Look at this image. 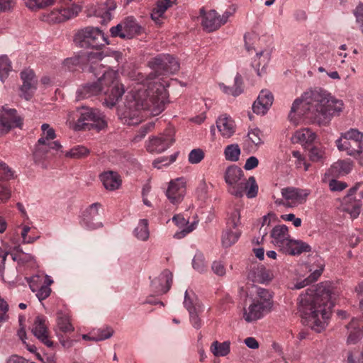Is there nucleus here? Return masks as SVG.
Wrapping results in <instances>:
<instances>
[{
  "mask_svg": "<svg viewBox=\"0 0 363 363\" xmlns=\"http://www.w3.org/2000/svg\"><path fill=\"white\" fill-rule=\"evenodd\" d=\"M343 102L336 99L326 90L316 87L303 93L301 99H296L291 108L289 118L298 112V115L319 125L327 124L334 113H340Z\"/></svg>",
  "mask_w": 363,
  "mask_h": 363,
  "instance_id": "obj_1",
  "label": "nucleus"
},
{
  "mask_svg": "<svg viewBox=\"0 0 363 363\" xmlns=\"http://www.w3.org/2000/svg\"><path fill=\"white\" fill-rule=\"evenodd\" d=\"M135 235L141 240H146L149 238L148 221L147 219L140 220L138 225L134 230Z\"/></svg>",
  "mask_w": 363,
  "mask_h": 363,
  "instance_id": "obj_40",
  "label": "nucleus"
},
{
  "mask_svg": "<svg viewBox=\"0 0 363 363\" xmlns=\"http://www.w3.org/2000/svg\"><path fill=\"white\" fill-rule=\"evenodd\" d=\"M153 128H154V124L152 123H149L142 126L138 131V134L137 135H135V140L136 141L141 140Z\"/></svg>",
  "mask_w": 363,
  "mask_h": 363,
  "instance_id": "obj_61",
  "label": "nucleus"
},
{
  "mask_svg": "<svg viewBox=\"0 0 363 363\" xmlns=\"http://www.w3.org/2000/svg\"><path fill=\"white\" fill-rule=\"evenodd\" d=\"M193 268L200 273H202L206 269V264L205 257L201 252L196 253L192 260Z\"/></svg>",
  "mask_w": 363,
  "mask_h": 363,
  "instance_id": "obj_46",
  "label": "nucleus"
},
{
  "mask_svg": "<svg viewBox=\"0 0 363 363\" xmlns=\"http://www.w3.org/2000/svg\"><path fill=\"white\" fill-rule=\"evenodd\" d=\"M148 65L153 71L149 74L151 79L160 75L174 74L179 69V62L169 54L157 55L148 62Z\"/></svg>",
  "mask_w": 363,
  "mask_h": 363,
  "instance_id": "obj_9",
  "label": "nucleus"
},
{
  "mask_svg": "<svg viewBox=\"0 0 363 363\" xmlns=\"http://www.w3.org/2000/svg\"><path fill=\"white\" fill-rule=\"evenodd\" d=\"M311 251V246L299 240H290L286 247L282 250L285 254L290 255H299L303 252H308Z\"/></svg>",
  "mask_w": 363,
  "mask_h": 363,
  "instance_id": "obj_27",
  "label": "nucleus"
},
{
  "mask_svg": "<svg viewBox=\"0 0 363 363\" xmlns=\"http://www.w3.org/2000/svg\"><path fill=\"white\" fill-rule=\"evenodd\" d=\"M177 0H157L156 6L152 9L151 18L157 25H161V18L163 17L164 12L173 5L176 4Z\"/></svg>",
  "mask_w": 363,
  "mask_h": 363,
  "instance_id": "obj_28",
  "label": "nucleus"
},
{
  "mask_svg": "<svg viewBox=\"0 0 363 363\" xmlns=\"http://www.w3.org/2000/svg\"><path fill=\"white\" fill-rule=\"evenodd\" d=\"M325 267L324 263H317V269L311 268L310 271H313L312 273L305 279H303L301 281L297 282L294 288L296 289H301L307 285L316 281L320 277L322 274Z\"/></svg>",
  "mask_w": 363,
  "mask_h": 363,
  "instance_id": "obj_32",
  "label": "nucleus"
},
{
  "mask_svg": "<svg viewBox=\"0 0 363 363\" xmlns=\"http://www.w3.org/2000/svg\"><path fill=\"white\" fill-rule=\"evenodd\" d=\"M217 128L225 138H230L235 133V124L231 118L223 115L216 121Z\"/></svg>",
  "mask_w": 363,
  "mask_h": 363,
  "instance_id": "obj_30",
  "label": "nucleus"
},
{
  "mask_svg": "<svg viewBox=\"0 0 363 363\" xmlns=\"http://www.w3.org/2000/svg\"><path fill=\"white\" fill-rule=\"evenodd\" d=\"M41 129L47 140H52L55 138V132L54 129L50 126L49 124L43 123L41 126Z\"/></svg>",
  "mask_w": 363,
  "mask_h": 363,
  "instance_id": "obj_62",
  "label": "nucleus"
},
{
  "mask_svg": "<svg viewBox=\"0 0 363 363\" xmlns=\"http://www.w3.org/2000/svg\"><path fill=\"white\" fill-rule=\"evenodd\" d=\"M230 341L219 342L216 340L212 342L210 350L215 357H225L230 353Z\"/></svg>",
  "mask_w": 363,
  "mask_h": 363,
  "instance_id": "obj_37",
  "label": "nucleus"
},
{
  "mask_svg": "<svg viewBox=\"0 0 363 363\" xmlns=\"http://www.w3.org/2000/svg\"><path fill=\"white\" fill-rule=\"evenodd\" d=\"M336 145L339 150L346 151L347 155L356 158L359 164L363 166V142L339 138L336 140Z\"/></svg>",
  "mask_w": 363,
  "mask_h": 363,
  "instance_id": "obj_16",
  "label": "nucleus"
},
{
  "mask_svg": "<svg viewBox=\"0 0 363 363\" xmlns=\"http://www.w3.org/2000/svg\"><path fill=\"white\" fill-rule=\"evenodd\" d=\"M292 155L294 157L296 158V166L297 167H301V164L304 165V170L307 171L309 168V164H307L305 161V158L302 156L301 152L298 150L292 151Z\"/></svg>",
  "mask_w": 363,
  "mask_h": 363,
  "instance_id": "obj_59",
  "label": "nucleus"
},
{
  "mask_svg": "<svg viewBox=\"0 0 363 363\" xmlns=\"http://www.w3.org/2000/svg\"><path fill=\"white\" fill-rule=\"evenodd\" d=\"M199 310L194 311V312L189 313L190 321L194 328L199 329L201 327V320L199 317Z\"/></svg>",
  "mask_w": 363,
  "mask_h": 363,
  "instance_id": "obj_64",
  "label": "nucleus"
},
{
  "mask_svg": "<svg viewBox=\"0 0 363 363\" xmlns=\"http://www.w3.org/2000/svg\"><path fill=\"white\" fill-rule=\"evenodd\" d=\"M256 294L257 296L253 300L260 302L262 305L272 310L274 305L272 294L268 289L258 287Z\"/></svg>",
  "mask_w": 363,
  "mask_h": 363,
  "instance_id": "obj_35",
  "label": "nucleus"
},
{
  "mask_svg": "<svg viewBox=\"0 0 363 363\" xmlns=\"http://www.w3.org/2000/svg\"><path fill=\"white\" fill-rule=\"evenodd\" d=\"M345 211L349 213L352 218H356L360 213L362 203L359 200H355L350 203H345Z\"/></svg>",
  "mask_w": 363,
  "mask_h": 363,
  "instance_id": "obj_45",
  "label": "nucleus"
},
{
  "mask_svg": "<svg viewBox=\"0 0 363 363\" xmlns=\"http://www.w3.org/2000/svg\"><path fill=\"white\" fill-rule=\"evenodd\" d=\"M23 118L15 108L3 106L0 108V137L7 134L12 129L23 126Z\"/></svg>",
  "mask_w": 363,
  "mask_h": 363,
  "instance_id": "obj_11",
  "label": "nucleus"
},
{
  "mask_svg": "<svg viewBox=\"0 0 363 363\" xmlns=\"http://www.w3.org/2000/svg\"><path fill=\"white\" fill-rule=\"evenodd\" d=\"M329 186L333 191H340L345 189L347 185L344 182L333 179L330 182Z\"/></svg>",
  "mask_w": 363,
  "mask_h": 363,
  "instance_id": "obj_60",
  "label": "nucleus"
},
{
  "mask_svg": "<svg viewBox=\"0 0 363 363\" xmlns=\"http://www.w3.org/2000/svg\"><path fill=\"white\" fill-rule=\"evenodd\" d=\"M11 195V190L7 186L0 184V202H6L10 199Z\"/></svg>",
  "mask_w": 363,
  "mask_h": 363,
  "instance_id": "obj_63",
  "label": "nucleus"
},
{
  "mask_svg": "<svg viewBox=\"0 0 363 363\" xmlns=\"http://www.w3.org/2000/svg\"><path fill=\"white\" fill-rule=\"evenodd\" d=\"M174 130L172 127L166 128L162 133L150 138L146 145L150 153H161L167 150L175 141Z\"/></svg>",
  "mask_w": 363,
  "mask_h": 363,
  "instance_id": "obj_13",
  "label": "nucleus"
},
{
  "mask_svg": "<svg viewBox=\"0 0 363 363\" xmlns=\"http://www.w3.org/2000/svg\"><path fill=\"white\" fill-rule=\"evenodd\" d=\"M316 138L314 132L308 128H304L295 132L292 140L295 143H301L306 144H311Z\"/></svg>",
  "mask_w": 363,
  "mask_h": 363,
  "instance_id": "obj_34",
  "label": "nucleus"
},
{
  "mask_svg": "<svg viewBox=\"0 0 363 363\" xmlns=\"http://www.w3.org/2000/svg\"><path fill=\"white\" fill-rule=\"evenodd\" d=\"M219 86L225 94L233 96H238L243 92V80L239 73H238L235 77L233 86H228L224 84H220Z\"/></svg>",
  "mask_w": 363,
  "mask_h": 363,
  "instance_id": "obj_33",
  "label": "nucleus"
},
{
  "mask_svg": "<svg viewBox=\"0 0 363 363\" xmlns=\"http://www.w3.org/2000/svg\"><path fill=\"white\" fill-rule=\"evenodd\" d=\"M347 327L350 330L347 342L348 344H355L363 336V326L360 328L359 320L352 318Z\"/></svg>",
  "mask_w": 363,
  "mask_h": 363,
  "instance_id": "obj_31",
  "label": "nucleus"
},
{
  "mask_svg": "<svg viewBox=\"0 0 363 363\" xmlns=\"http://www.w3.org/2000/svg\"><path fill=\"white\" fill-rule=\"evenodd\" d=\"M211 270L219 277H223L226 273L225 266L221 261H214L211 264Z\"/></svg>",
  "mask_w": 363,
  "mask_h": 363,
  "instance_id": "obj_53",
  "label": "nucleus"
},
{
  "mask_svg": "<svg viewBox=\"0 0 363 363\" xmlns=\"http://www.w3.org/2000/svg\"><path fill=\"white\" fill-rule=\"evenodd\" d=\"M352 168V163L348 161L340 160L332 165V170L340 175L347 174Z\"/></svg>",
  "mask_w": 363,
  "mask_h": 363,
  "instance_id": "obj_42",
  "label": "nucleus"
},
{
  "mask_svg": "<svg viewBox=\"0 0 363 363\" xmlns=\"http://www.w3.org/2000/svg\"><path fill=\"white\" fill-rule=\"evenodd\" d=\"M100 179L104 186L110 191L118 189L121 184V179L117 172L109 171L100 174Z\"/></svg>",
  "mask_w": 363,
  "mask_h": 363,
  "instance_id": "obj_29",
  "label": "nucleus"
},
{
  "mask_svg": "<svg viewBox=\"0 0 363 363\" xmlns=\"http://www.w3.org/2000/svg\"><path fill=\"white\" fill-rule=\"evenodd\" d=\"M100 83L103 84V91L106 95L104 104L111 108L117 104L125 92L124 86L117 79V73L113 70L101 68Z\"/></svg>",
  "mask_w": 363,
  "mask_h": 363,
  "instance_id": "obj_7",
  "label": "nucleus"
},
{
  "mask_svg": "<svg viewBox=\"0 0 363 363\" xmlns=\"http://www.w3.org/2000/svg\"><path fill=\"white\" fill-rule=\"evenodd\" d=\"M177 155L178 153H174L172 155L169 157H160L153 162L152 165L154 167L157 169H160L162 166H168L176 160Z\"/></svg>",
  "mask_w": 363,
  "mask_h": 363,
  "instance_id": "obj_48",
  "label": "nucleus"
},
{
  "mask_svg": "<svg viewBox=\"0 0 363 363\" xmlns=\"http://www.w3.org/2000/svg\"><path fill=\"white\" fill-rule=\"evenodd\" d=\"M95 333L96 338H100L99 341H101L110 338L113 335V330L111 328H100Z\"/></svg>",
  "mask_w": 363,
  "mask_h": 363,
  "instance_id": "obj_55",
  "label": "nucleus"
},
{
  "mask_svg": "<svg viewBox=\"0 0 363 363\" xmlns=\"http://www.w3.org/2000/svg\"><path fill=\"white\" fill-rule=\"evenodd\" d=\"M199 13L201 18V25L203 29L208 32H213L218 29L227 22L230 15V12L226 11L220 17L215 10L206 11L204 8H201Z\"/></svg>",
  "mask_w": 363,
  "mask_h": 363,
  "instance_id": "obj_14",
  "label": "nucleus"
},
{
  "mask_svg": "<svg viewBox=\"0 0 363 363\" xmlns=\"http://www.w3.org/2000/svg\"><path fill=\"white\" fill-rule=\"evenodd\" d=\"M225 157L227 160L237 162L240 155V149L238 144L228 145L224 150Z\"/></svg>",
  "mask_w": 363,
  "mask_h": 363,
  "instance_id": "obj_41",
  "label": "nucleus"
},
{
  "mask_svg": "<svg viewBox=\"0 0 363 363\" xmlns=\"http://www.w3.org/2000/svg\"><path fill=\"white\" fill-rule=\"evenodd\" d=\"M340 138L345 140L363 142V133L356 128H351L345 133H342Z\"/></svg>",
  "mask_w": 363,
  "mask_h": 363,
  "instance_id": "obj_47",
  "label": "nucleus"
},
{
  "mask_svg": "<svg viewBox=\"0 0 363 363\" xmlns=\"http://www.w3.org/2000/svg\"><path fill=\"white\" fill-rule=\"evenodd\" d=\"M103 57L104 55L100 52H89L86 53V58L90 64L89 71L93 73L94 77L98 79V81L87 83L79 88L77 91V100L85 99L96 96L104 89L103 84L100 83L101 68L104 67L100 62Z\"/></svg>",
  "mask_w": 363,
  "mask_h": 363,
  "instance_id": "obj_5",
  "label": "nucleus"
},
{
  "mask_svg": "<svg viewBox=\"0 0 363 363\" xmlns=\"http://www.w3.org/2000/svg\"><path fill=\"white\" fill-rule=\"evenodd\" d=\"M57 325L58 329L64 333H71L74 330L69 315L61 311L57 312Z\"/></svg>",
  "mask_w": 363,
  "mask_h": 363,
  "instance_id": "obj_36",
  "label": "nucleus"
},
{
  "mask_svg": "<svg viewBox=\"0 0 363 363\" xmlns=\"http://www.w3.org/2000/svg\"><path fill=\"white\" fill-rule=\"evenodd\" d=\"M55 0H23L26 6L31 10L43 9L52 5Z\"/></svg>",
  "mask_w": 363,
  "mask_h": 363,
  "instance_id": "obj_44",
  "label": "nucleus"
},
{
  "mask_svg": "<svg viewBox=\"0 0 363 363\" xmlns=\"http://www.w3.org/2000/svg\"><path fill=\"white\" fill-rule=\"evenodd\" d=\"M274 278L272 272L263 264H252L248 272V279L255 283L268 284Z\"/></svg>",
  "mask_w": 363,
  "mask_h": 363,
  "instance_id": "obj_19",
  "label": "nucleus"
},
{
  "mask_svg": "<svg viewBox=\"0 0 363 363\" xmlns=\"http://www.w3.org/2000/svg\"><path fill=\"white\" fill-rule=\"evenodd\" d=\"M90 153L88 148L82 145H77L65 153L67 157L82 159L87 157Z\"/></svg>",
  "mask_w": 363,
  "mask_h": 363,
  "instance_id": "obj_39",
  "label": "nucleus"
},
{
  "mask_svg": "<svg viewBox=\"0 0 363 363\" xmlns=\"http://www.w3.org/2000/svg\"><path fill=\"white\" fill-rule=\"evenodd\" d=\"M184 305L189 313L199 310V305L197 303H194L193 300L189 296L187 291L185 292Z\"/></svg>",
  "mask_w": 363,
  "mask_h": 363,
  "instance_id": "obj_54",
  "label": "nucleus"
},
{
  "mask_svg": "<svg viewBox=\"0 0 363 363\" xmlns=\"http://www.w3.org/2000/svg\"><path fill=\"white\" fill-rule=\"evenodd\" d=\"M275 215L274 213H268L262 218V227L259 229V233H262V237L267 234V228L270 225L272 218H274Z\"/></svg>",
  "mask_w": 363,
  "mask_h": 363,
  "instance_id": "obj_56",
  "label": "nucleus"
},
{
  "mask_svg": "<svg viewBox=\"0 0 363 363\" xmlns=\"http://www.w3.org/2000/svg\"><path fill=\"white\" fill-rule=\"evenodd\" d=\"M271 237L273 239V243L281 251L291 240L289 239L288 228L285 225H279L273 228Z\"/></svg>",
  "mask_w": 363,
  "mask_h": 363,
  "instance_id": "obj_26",
  "label": "nucleus"
},
{
  "mask_svg": "<svg viewBox=\"0 0 363 363\" xmlns=\"http://www.w3.org/2000/svg\"><path fill=\"white\" fill-rule=\"evenodd\" d=\"M11 71V62L6 55L0 56V79L4 82Z\"/></svg>",
  "mask_w": 363,
  "mask_h": 363,
  "instance_id": "obj_43",
  "label": "nucleus"
},
{
  "mask_svg": "<svg viewBox=\"0 0 363 363\" xmlns=\"http://www.w3.org/2000/svg\"><path fill=\"white\" fill-rule=\"evenodd\" d=\"M270 311L271 309L268 308L266 306L253 300L247 308H244L243 318L247 323L254 322L260 319L265 313Z\"/></svg>",
  "mask_w": 363,
  "mask_h": 363,
  "instance_id": "obj_21",
  "label": "nucleus"
},
{
  "mask_svg": "<svg viewBox=\"0 0 363 363\" xmlns=\"http://www.w3.org/2000/svg\"><path fill=\"white\" fill-rule=\"evenodd\" d=\"M82 57H73L67 58L63 62V66L69 71H74L82 61Z\"/></svg>",
  "mask_w": 363,
  "mask_h": 363,
  "instance_id": "obj_52",
  "label": "nucleus"
},
{
  "mask_svg": "<svg viewBox=\"0 0 363 363\" xmlns=\"http://www.w3.org/2000/svg\"><path fill=\"white\" fill-rule=\"evenodd\" d=\"M331 287L327 283H320L307 289L301 294L298 312L304 324L320 333L327 325L334 303L331 300Z\"/></svg>",
  "mask_w": 363,
  "mask_h": 363,
  "instance_id": "obj_2",
  "label": "nucleus"
},
{
  "mask_svg": "<svg viewBox=\"0 0 363 363\" xmlns=\"http://www.w3.org/2000/svg\"><path fill=\"white\" fill-rule=\"evenodd\" d=\"M77 120L73 125L76 131L103 130L107 125L105 116L99 110L82 106L76 108Z\"/></svg>",
  "mask_w": 363,
  "mask_h": 363,
  "instance_id": "obj_6",
  "label": "nucleus"
},
{
  "mask_svg": "<svg viewBox=\"0 0 363 363\" xmlns=\"http://www.w3.org/2000/svg\"><path fill=\"white\" fill-rule=\"evenodd\" d=\"M240 225V213L238 209H235L230 213L227 220L226 228L222 234V245L224 247H230L239 239L241 231L238 228Z\"/></svg>",
  "mask_w": 363,
  "mask_h": 363,
  "instance_id": "obj_10",
  "label": "nucleus"
},
{
  "mask_svg": "<svg viewBox=\"0 0 363 363\" xmlns=\"http://www.w3.org/2000/svg\"><path fill=\"white\" fill-rule=\"evenodd\" d=\"M155 93L147 91V90H139L138 93L133 96V100L128 101L127 108L129 113L126 116H131V111L147 110L153 116H157L164 110L166 92L163 86H160Z\"/></svg>",
  "mask_w": 363,
  "mask_h": 363,
  "instance_id": "obj_4",
  "label": "nucleus"
},
{
  "mask_svg": "<svg viewBox=\"0 0 363 363\" xmlns=\"http://www.w3.org/2000/svg\"><path fill=\"white\" fill-rule=\"evenodd\" d=\"M74 43L82 48L99 50L108 45L107 38L99 28L86 27L79 30L74 36Z\"/></svg>",
  "mask_w": 363,
  "mask_h": 363,
  "instance_id": "obj_8",
  "label": "nucleus"
},
{
  "mask_svg": "<svg viewBox=\"0 0 363 363\" xmlns=\"http://www.w3.org/2000/svg\"><path fill=\"white\" fill-rule=\"evenodd\" d=\"M82 9L79 2L69 4L65 6H60L54 9L47 16L50 23H61L76 16Z\"/></svg>",
  "mask_w": 363,
  "mask_h": 363,
  "instance_id": "obj_15",
  "label": "nucleus"
},
{
  "mask_svg": "<svg viewBox=\"0 0 363 363\" xmlns=\"http://www.w3.org/2000/svg\"><path fill=\"white\" fill-rule=\"evenodd\" d=\"M51 293V289L50 286L47 285H42L40 289L38 290L36 296L39 299L40 301H42L46 299Z\"/></svg>",
  "mask_w": 363,
  "mask_h": 363,
  "instance_id": "obj_58",
  "label": "nucleus"
},
{
  "mask_svg": "<svg viewBox=\"0 0 363 363\" xmlns=\"http://www.w3.org/2000/svg\"><path fill=\"white\" fill-rule=\"evenodd\" d=\"M224 180L228 186V192L237 198H242L245 192L247 198L256 197L258 185L253 176L247 180L241 168L233 164L226 168Z\"/></svg>",
  "mask_w": 363,
  "mask_h": 363,
  "instance_id": "obj_3",
  "label": "nucleus"
},
{
  "mask_svg": "<svg viewBox=\"0 0 363 363\" xmlns=\"http://www.w3.org/2000/svg\"><path fill=\"white\" fill-rule=\"evenodd\" d=\"M273 100L274 97L271 92L266 90L261 91L257 99L252 105L253 112L257 114H265L272 105Z\"/></svg>",
  "mask_w": 363,
  "mask_h": 363,
  "instance_id": "obj_25",
  "label": "nucleus"
},
{
  "mask_svg": "<svg viewBox=\"0 0 363 363\" xmlns=\"http://www.w3.org/2000/svg\"><path fill=\"white\" fill-rule=\"evenodd\" d=\"M247 136L252 143L256 146L260 145L263 143V140L262 139V131L257 128L250 130L248 132Z\"/></svg>",
  "mask_w": 363,
  "mask_h": 363,
  "instance_id": "obj_50",
  "label": "nucleus"
},
{
  "mask_svg": "<svg viewBox=\"0 0 363 363\" xmlns=\"http://www.w3.org/2000/svg\"><path fill=\"white\" fill-rule=\"evenodd\" d=\"M204 158V152L200 149L196 148L192 150L189 154L188 160L191 164H198Z\"/></svg>",
  "mask_w": 363,
  "mask_h": 363,
  "instance_id": "obj_49",
  "label": "nucleus"
},
{
  "mask_svg": "<svg viewBox=\"0 0 363 363\" xmlns=\"http://www.w3.org/2000/svg\"><path fill=\"white\" fill-rule=\"evenodd\" d=\"M281 193L283 199L290 202V204H292V207H294L298 204L304 203L307 197L310 195L311 191L309 189L288 186L283 188Z\"/></svg>",
  "mask_w": 363,
  "mask_h": 363,
  "instance_id": "obj_17",
  "label": "nucleus"
},
{
  "mask_svg": "<svg viewBox=\"0 0 363 363\" xmlns=\"http://www.w3.org/2000/svg\"><path fill=\"white\" fill-rule=\"evenodd\" d=\"M143 28L133 16L125 18L123 21L110 29L112 37L131 39L142 33Z\"/></svg>",
  "mask_w": 363,
  "mask_h": 363,
  "instance_id": "obj_12",
  "label": "nucleus"
},
{
  "mask_svg": "<svg viewBox=\"0 0 363 363\" xmlns=\"http://www.w3.org/2000/svg\"><path fill=\"white\" fill-rule=\"evenodd\" d=\"M45 322L46 320L43 316H37L34 320L32 333L41 342L51 347L53 343L49 340L48 330Z\"/></svg>",
  "mask_w": 363,
  "mask_h": 363,
  "instance_id": "obj_23",
  "label": "nucleus"
},
{
  "mask_svg": "<svg viewBox=\"0 0 363 363\" xmlns=\"http://www.w3.org/2000/svg\"><path fill=\"white\" fill-rule=\"evenodd\" d=\"M186 187L182 179L170 182L166 191V196L173 204L179 203L184 199Z\"/></svg>",
  "mask_w": 363,
  "mask_h": 363,
  "instance_id": "obj_22",
  "label": "nucleus"
},
{
  "mask_svg": "<svg viewBox=\"0 0 363 363\" xmlns=\"http://www.w3.org/2000/svg\"><path fill=\"white\" fill-rule=\"evenodd\" d=\"M21 78L23 81V84L20 89L21 91V96L28 101L36 89L35 74L31 69H26L21 72Z\"/></svg>",
  "mask_w": 363,
  "mask_h": 363,
  "instance_id": "obj_20",
  "label": "nucleus"
},
{
  "mask_svg": "<svg viewBox=\"0 0 363 363\" xmlns=\"http://www.w3.org/2000/svg\"><path fill=\"white\" fill-rule=\"evenodd\" d=\"M172 279V273L169 269H164L157 278L152 281V286L156 293L166 294L171 288Z\"/></svg>",
  "mask_w": 363,
  "mask_h": 363,
  "instance_id": "obj_24",
  "label": "nucleus"
},
{
  "mask_svg": "<svg viewBox=\"0 0 363 363\" xmlns=\"http://www.w3.org/2000/svg\"><path fill=\"white\" fill-rule=\"evenodd\" d=\"M325 152L322 148L313 147L309 151V158L313 162L321 161L324 157Z\"/></svg>",
  "mask_w": 363,
  "mask_h": 363,
  "instance_id": "obj_51",
  "label": "nucleus"
},
{
  "mask_svg": "<svg viewBox=\"0 0 363 363\" xmlns=\"http://www.w3.org/2000/svg\"><path fill=\"white\" fill-rule=\"evenodd\" d=\"M101 206V203H94L86 208L82 214L81 225L89 230H94L102 226V223L97 220L99 208Z\"/></svg>",
  "mask_w": 363,
  "mask_h": 363,
  "instance_id": "obj_18",
  "label": "nucleus"
},
{
  "mask_svg": "<svg viewBox=\"0 0 363 363\" xmlns=\"http://www.w3.org/2000/svg\"><path fill=\"white\" fill-rule=\"evenodd\" d=\"M116 4L111 0H108L105 3L102 4L97 12V15L101 16L104 19H111V11L115 10Z\"/></svg>",
  "mask_w": 363,
  "mask_h": 363,
  "instance_id": "obj_38",
  "label": "nucleus"
},
{
  "mask_svg": "<svg viewBox=\"0 0 363 363\" xmlns=\"http://www.w3.org/2000/svg\"><path fill=\"white\" fill-rule=\"evenodd\" d=\"M13 177L11 169L3 162L0 161V180L10 179Z\"/></svg>",
  "mask_w": 363,
  "mask_h": 363,
  "instance_id": "obj_57",
  "label": "nucleus"
}]
</instances>
